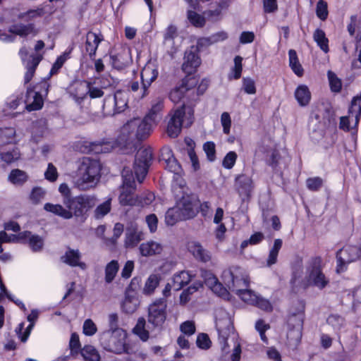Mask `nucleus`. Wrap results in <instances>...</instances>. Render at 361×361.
Wrapping results in <instances>:
<instances>
[{
    "mask_svg": "<svg viewBox=\"0 0 361 361\" xmlns=\"http://www.w3.org/2000/svg\"><path fill=\"white\" fill-rule=\"evenodd\" d=\"M123 185L124 187H135V179L131 170L124 167L122 173Z\"/></svg>",
    "mask_w": 361,
    "mask_h": 361,
    "instance_id": "obj_62",
    "label": "nucleus"
},
{
    "mask_svg": "<svg viewBox=\"0 0 361 361\" xmlns=\"http://www.w3.org/2000/svg\"><path fill=\"white\" fill-rule=\"evenodd\" d=\"M313 39L324 52H329V39L326 37L324 31L319 28L316 29L313 34Z\"/></svg>",
    "mask_w": 361,
    "mask_h": 361,
    "instance_id": "obj_40",
    "label": "nucleus"
},
{
    "mask_svg": "<svg viewBox=\"0 0 361 361\" xmlns=\"http://www.w3.org/2000/svg\"><path fill=\"white\" fill-rule=\"evenodd\" d=\"M180 220H185L178 209L177 207L170 208L167 210L165 215L166 224L169 226H173L176 222Z\"/></svg>",
    "mask_w": 361,
    "mask_h": 361,
    "instance_id": "obj_47",
    "label": "nucleus"
},
{
    "mask_svg": "<svg viewBox=\"0 0 361 361\" xmlns=\"http://www.w3.org/2000/svg\"><path fill=\"white\" fill-rule=\"evenodd\" d=\"M295 98L300 106H306L311 99V92L305 85H300L295 91Z\"/></svg>",
    "mask_w": 361,
    "mask_h": 361,
    "instance_id": "obj_31",
    "label": "nucleus"
},
{
    "mask_svg": "<svg viewBox=\"0 0 361 361\" xmlns=\"http://www.w3.org/2000/svg\"><path fill=\"white\" fill-rule=\"evenodd\" d=\"M119 269V264L117 260L113 259L105 267V282L111 283L115 279Z\"/></svg>",
    "mask_w": 361,
    "mask_h": 361,
    "instance_id": "obj_41",
    "label": "nucleus"
},
{
    "mask_svg": "<svg viewBox=\"0 0 361 361\" xmlns=\"http://www.w3.org/2000/svg\"><path fill=\"white\" fill-rule=\"evenodd\" d=\"M167 303L164 298L154 301L148 307L147 322L154 328L161 329L166 319Z\"/></svg>",
    "mask_w": 361,
    "mask_h": 361,
    "instance_id": "obj_11",
    "label": "nucleus"
},
{
    "mask_svg": "<svg viewBox=\"0 0 361 361\" xmlns=\"http://www.w3.org/2000/svg\"><path fill=\"white\" fill-rule=\"evenodd\" d=\"M361 257V248L353 245H346L339 250L336 253L337 267L338 273L343 272L347 265L355 262Z\"/></svg>",
    "mask_w": 361,
    "mask_h": 361,
    "instance_id": "obj_13",
    "label": "nucleus"
},
{
    "mask_svg": "<svg viewBox=\"0 0 361 361\" xmlns=\"http://www.w3.org/2000/svg\"><path fill=\"white\" fill-rule=\"evenodd\" d=\"M20 157V152L16 147H13L11 149L0 152V160L7 164H11L18 161Z\"/></svg>",
    "mask_w": 361,
    "mask_h": 361,
    "instance_id": "obj_38",
    "label": "nucleus"
},
{
    "mask_svg": "<svg viewBox=\"0 0 361 361\" xmlns=\"http://www.w3.org/2000/svg\"><path fill=\"white\" fill-rule=\"evenodd\" d=\"M153 159L151 148L140 149L135 156L134 171L137 180L142 183L145 178Z\"/></svg>",
    "mask_w": 361,
    "mask_h": 361,
    "instance_id": "obj_12",
    "label": "nucleus"
},
{
    "mask_svg": "<svg viewBox=\"0 0 361 361\" xmlns=\"http://www.w3.org/2000/svg\"><path fill=\"white\" fill-rule=\"evenodd\" d=\"M9 32L21 37H26L29 35H35L37 33V30H35L34 25L32 23L27 25H13L10 27Z\"/></svg>",
    "mask_w": 361,
    "mask_h": 361,
    "instance_id": "obj_33",
    "label": "nucleus"
},
{
    "mask_svg": "<svg viewBox=\"0 0 361 361\" xmlns=\"http://www.w3.org/2000/svg\"><path fill=\"white\" fill-rule=\"evenodd\" d=\"M45 195V190L40 187H35L31 191L30 198L33 204H37L44 198Z\"/></svg>",
    "mask_w": 361,
    "mask_h": 361,
    "instance_id": "obj_61",
    "label": "nucleus"
},
{
    "mask_svg": "<svg viewBox=\"0 0 361 361\" xmlns=\"http://www.w3.org/2000/svg\"><path fill=\"white\" fill-rule=\"evenodd\" d=\"M143 233L135 229L128 230L126 233V247H135L143 239Z\"/></svg>",
    "mask_w": 361,
    "mask_h": 361,
    "instance_id": "obj_39",
    "label": "nucleus"
},
{
    "mask_svg": "<svg viewBox=\"0 0 361 361\" xmlns=\"http://www.w3.org/2000/svg\"><path fill=\"white\" fill-rule=\"evenodd\" d=\"M157 68L151 66L150 65L145 66L141 71V80H142V94L141 98L145 97L148 94V89L151 84L158 77Z\"/></svg>",
    "mask_w": 361,
    "mask_h": 361,
    "instance_id": "obj_21",
    "label": "nucleus"
},
{
    "mask_svg": "<svg viewBox=\"0 0 361 361\" xmlns=\"http://www.w3.org/2000/svg\"><path fill=\"white\" fill-rule=\"evenodd\" d=\"M188 18L190 23L197 27H202L205 24L204 18L193 11H188Z\"/></svg>",
    "mask_w": 361,
    "mask_h": 361,
    "instance_id": "obj_60",
    "label": "nucleus"
},
{
    "mask_svg": "<svg viewBox=\"0 0 361 361\" xmlns=\"http://www.w3.org/2000/svg\"><path fill=\"white\" fill-rule=\"evenodd\" d=\"M185 141L188 145L187 154L192 164V167L194 169V171H197L200 169V166L198 157L194 149L195 143L191 139H190L189 140H186Z\"/></svg>",
    "mask_w": 361,
    "mask_h": 361,
    "instance_id": "obj_49",
    "label": "nucleus"
},
{
    "mask_svg": "<svg viewBox=\"0 0 361 361\" xmlns=\"http://www.w3.org/2000/svg\"><path fill=\"white\" fill-rule=\"evenodd\" d=\"M197 84V80L193 77H187L182 81L179 87L173 89L169 94V99L173 103H178L185 97L194 95L195 90L194 87Z\"/></svg>",
    "mask_w": 361,
    "mask_h": 361,
    "instance_id": "obj_14",
    "label": "nucleus"
},
{
    "mask_svg": "<svg viewBox=\"0 0 361 361\" xmlns=\"http://www.w3.org/2000/svg\"><path fill=\"white\" fill-rule=\"evenodd\" d=\"M126 332L123 329L105 331L100 335L99 342L106 351L118 355L123 353L128 354V346L126 342Z\"/></svg>",
    "mask_w": 361,
    "mask_h": 361,
    "instance_id": "obj_4",
    "label": "nucleus"
},
{
    "mask_svg": "<svg viewBox=\"0 0 361 361\" xmlns=\"http://www.w3.org/2000/svg\"><path fill=\"white\" fill-rule=\"evenodd\" d=\"M139 250L142 256L150 257L161 254L163 250V245L157 241L149 240L142 243Z\"/></svg>",
    "mask_w": 361,
    "mask_h": 361,
    "instance_id": "obj_26",
    "label": "nucleus"
},
{
    "mask_svg": "<svg viewBox=\"0 0 361 361\" xmlns=\"http://www.w3.org/2000/svg\"><path fill=\"white\" fill-rule=\"evenodd\" d=\"M110 61L114 68L123 70L128 67L132 62L130 50L126 48L116 54L110 56Z\"/></svg>",
    "mask_w": 361,
    "mask_h": 361,
    "instance_id": "obj_23",
    "label": "nucleus"
},
{
    "mask_svg": "<svg viewBox=\"0 0 361 361\" xmlns=\"http://www.w3.org/2000/svg\"><path fill=\"white\" fill-rule=\"evenodd\" d=\"M101 166L97 160L84 157L78 169L79 178L75 181L80 190H87L96 185L100 178Z\"/></svg>",
    "mask_w": 361,
    "mask_h": 361,
    "instance_id": "obj_3",
    "label": "nucleus"
},
{
    "mask_svg": "<svg viewBox=\"0 0 361 361\" xmlns=\"http://www.w3.org/2000/svg\"><path fill=\"white\" fill-rule=\"evenodd\" d=\"M111 208V198H108L105 202L99 204L94 212V216L95 219H100L106 215Z\"/></svg>",
    "mask_w": 361,
    "mask_h": 361,
    "instance_id": "obj_54",
    "label": "nucleus"
},
{
    "mask_svg": "<svg viewBox=\"0 0 361 361\" xmlns=\"http://www.w3.org/2000/svg\"><path fill=\"white\" fill-rule=\"evenodd\" d=\"M274 149L272 146L266 143L265 140H262L260 143L258 144L256 149H255V156L259 157H269V154Z\"/></svg>",
    "mask_w": 361,
    "mask_h": 361,
    "instance_id": "obj_59",
    "label": "nucleus"
},
{
    "mask_svg": "<svg viewBox=\"0 0 361 361\" xmlns=\"http://www.w3.org/2000/svg\"><path fill=\"white\" fill-rule=\"evenodd\" d=\"M228 38V34L225 31L216 32L208 37H204L198 41L199 45H210L219 42H222Z\"/></svg>",
    "mask_w": 361,
    "mask_h": 361,
    "instance_id": "obj_45",
    "label": "nucleus"
},
{
    "mask_svg": "<svg viewBox=\"0 0 361 361\" xmlns=\"http://www.w3.org/2000/svg\"><path fill=\"white\" fill-rule=\"evenodd\" d=\"M161 160L165 162L167 170L174 173V176H181L182 169L178 161L173 157L172 150L169 147H164L161 152Z\"/></svg>",
    "mask_w": 361,
    "mask_h": 361,
    "instance_id": "obj_22",
    "label": "nucleus"
},
{
    "mask_svg": "<svg viewBox=\"0 0 361 361\" xmlns=\"http://www.w3.org/2000/svg\"><path fill=\"white\" fill-rule=\"evenodd\" d=\"M84 361H100V355L97 350L92 345H85L80 350Z\"/></svg>",
    "mask_w": 361,
    "mask_h": 361,
    "instance_id": "obj_44",
    "label": "nucleus"
},
{
    "mask_svg": "<svg viewBox=\"0 0 361 361\" xmlns=\"http://www.w3.org/2000/svg\"><path fill=\"white\" fill-rule=\"evenodd\" d=\"M324 114L322 121H321V116L318 114H314L311 117V121H313V119H315V121L321 123L323 128H326L331 123H334V113L331 110L326 109Z\"/></svg>",
    "mask_w": 361,
    "mask_h": 361,
    "instance_id": "obj_51",
    "label": "nucleus"
},
{
    "mask_svg": "<svg viewBox=\"0 0 361 361\" xmlns=\"http://www.w3.org/2000/svg\"><path fill=\"white\" fill-rule=\"evenodd\" d=\"M16 135L13 128H0V146L11 143Z\"/></svg>",
    "mask_w": 361,
    "mask_h": 361,
    "instance_id": "obj_53",
    "label": "nucleus"
},
{
    "mask_svg": "<svg viewBox=\"0 0 361 361\" xmlns=\"http://www.w3.org/2000/svg\"><path fill=\"white\" fill-rule=\"evenodd\" d=\"M135 187L122 186L121 192L119 195V202L123 206L133 205L135 203L134 198V191Z\"/></svg>",
    "mask_w": 361,
    "mask_h": 361,
    "instance_id": "obj_34",
    "label": "nucleus"
},
{
    "mask_svg": "<svg viewBox=\"0 0 361 361\" xmlns=\"http://www.w3.org/2000/svg\"><path fill=\"white\" fill-rule=\"evenodd\" d=\"M216 328L219 334V341L221 350L227 354L230 351L228 340L231 338L233 341V350L231 355L232 361H240L241 354L240 344L237 342V336L234 332L233 325L229 317L216 319Z\"/></svg>",
    "mask_w": 361,
    "mask_h": 361,
    "instance_id": "obj_2",
    "label": "nucleus"
},
{
    "mask_svg": "<svg viewBox=\"0 0 361 361\" xmlns=\"http://www.w3.org/2000/svg\"><path fill=\"white\" fill-rule=\"evenodd\" d=\"M222 280L228 288L232 292H239L243 288H248L250 281L243 269L238 266H231L224 270Z\"/></svg>",
    "mask_w": 361,
    "mask_h": 361,
    "instance_id": "obj_6",
    "label": "nucleus"
},
{
    "mask_svg": "<svg viewBox=\"0 0 361 361\" xmlns=\"http://www.w3.org/2000/svg\"><path fill=\"white\" fill-rule=\"evenodd\" d=\"M128 92L124 90H117L114 94L106 96L102 105L104 115L113 116L123 113L128 108Z\"/></svg>",
    "mask_w": 361,
    "mask_h": 361,
    "instance_id": "obj_7",
    "label": "nucleus"
},
{
    "mask_svg": "<svg viewBox=\"0 0 361 361\" xmlns=\"http://www.w3.org/2000/svg\"><path fill=\"white\" fill-rule=\"evenodd\" d=\"M235 293L238 295L243 301L252 305L258 296V295L252 290L248 289V288H243L239 292L237 291Z\"/></svg>",
    "mask_w": 361,
    "mask_h": 361,
    "instance_id": "obj_55",
    "label": "nucleus"
},
{
    "mask_svg": "<svg viewBox=\"0 0 361 361\" xmlns=\"http://www.w3.org/2000/svg\"><path fill=\"white\" fill-rule=\"evenodd\" d=\"M8 180L15 185H23L28 180V176L25 171L16 169L11 170L8 176Z\"/></svg>",
    "mask_w": 361,
    "mask_h": 361,
    "instance_id": "obj_37",
    "label": "nucleus"
},
{
    "mask_svg": "<svg viewBox=\"0 0 361 361\" xmlns=\"http://www.w3.org/2000/svg\"><path fill=\"white\" fill-rule=\"evenodd\" d=\"M330 89L334 92H340L342 88V82L337 75L331 71L327 73Z\"/></svg>",
    "mask_w": 361,
    "mask_h": 361,
    "instance_id": "obj_58",
    "label": "nucleus"
},
{
    "mask_svg": "<svg viewBox=\"0 0 361 361\" xmlns=\"http://www.w3.org/2000/svg\"><path fill=\"white\" fill-rule=\"evenodd\" d=\"M30 60H29L26 63V69L27 71L24 76V82L25 84L28 83L32 78L35 70L41 61L42 56L40 54H32L30 56Z\"/></svg>",
    "mask_w": 361,
    "mask_h": 361,
    "instance_id": "obj_30",
    "label": "nucleus"
},
{
    "mask_svg": "<svg viewBox=\"0 0 361 361\" xmlns=\"http://www.w3.org/2000/svg\"><path fill=\"white\" fill-rule=\"evenodd\" d=\"M169 116L170 118L168 122L166 133L172 138L178 136L183 126L188 128L193 123V112L190 111L188 116L185 115V103L180 108L171 110Z\"/></svg>",
    "mask_w": 361,
    "mask_h": 361,
    "instance_id": "obj_5",
    "label": "nucleus"
},
{
    "mask_svg": "<svg viewBox=\"0 0 361 361\" xmlns=\"http://www.w3.org/2000/svg\"><path fill=\"white\" fill-rule=\"evenodd\" d=\"M200 63L201 60L198 55V48L194 46L190 47L185 52L182 70L188 75H191L195 72Z\"/></svg>",
    "mask_w": 361,
    "mask_h": 361,
    "instance_id": "obj_17",
    "label": "nucleus"
},
{
    "mask_svg": "<svg viewBox=\"0 0 361 361\" xmlns=\"http://www.w3.org/2000/svg\"><path fill=\"white\" fill-rule=\"evenodd\" d=\"M289 66L293 73L299 77L303 75V68L299 62L298 55L294 49L288 51Z\"/></svg>",
    "mask_w": 361,
    "mask_h": 361,
    "instance_id": "obj_42",
    "label": "nucleus"
},
{
    "mask_svg": "<svg viewBox=\"0 0 361 361\" xmlns=\"http://www.w3.org/2000/svg\"><path fill=\"white\" fill-rule=\"evenodd\" d=\"M163 108L164 99L162 98L158 97L153 101L149 113L144 118L145 121L151 123V127L152 126V124L156 122L158 118V116Z\"/></svg>",
    "mask_w": 361,
    "mask_h": 361,
    "instance_id": "obj_29",
    "label": "nucleus"
},
{
    "mask_svg": "<svg viewBox=\"0 0 361 361\" xmlns=\"http://www.w3.org/2000/svg\"><path fill=\"white\" fill-rule=\"evenodd\" d=\"M25 237L29 238V246L33 252L40 251L44 245L43 239L37 235H31L30 232H25L23 233Z\"/></svg>",
    "mask_w": 361,
    "mask_h": 361,
    "instance_id": "obj_50",
    "label": "nucleus"
},
{
    "mask_svg": "<svg viewBox=\"0 0 361 361\" xmlns=\"http://www.w3.org/2000/svg\"><path fill=\"white\" fill-rule=\"evenodd\" d=\"M209 281L211 284H213L212 290L213 292L219 295L220 297L226 298L228 295V290L222 287V285L218 282L217 279L215 276H212Z\"/></svg>",
    "mask_w": 361,
    "mask_h": 361,
    "instance_id": "obj_63",
    "label": "nucleus"
},
{
    "mask_svg": "<svg viewBox=\"0 0 361 361\" xmlns=\"http://www.w3.org/2000/svg\"><path fill=\"white\" fill-rule=\"evenodd\" d=\"M177 27L173 25H169L164 30L163 37V44L166 49V53L171 57L177 51V47L175 45L174 39L177 37Z\"/></svg>",
    "mask_w": 361,
    "mask_h": 361,
    "instance_id": "obj_20",
    "label": "nucleus"
},
{
    "mask_svg": "<svg viewBox=\"0 0 361 361\" xmlns=\"http://www.w3.org/2000/svg\"><path fill=\"white\" fill-rule=\"evenodd\" d=\"M103 39V36L101 34H96L92 31L87 33L85 48L91 59H94L98 46Z\"/></svg>",
    "mask_w": 361,
    "mask_h": 361,
    "instance_id": "obj_25",
    "label": "nucleus"
},
{
    "mask_svg": "<svg viewBox=\"0 0 361 361\" xmlns=\"http://www.w3.org/2000/svg\"><path fill=\"white\" fill-rule=\"evenodd\" d=\"M292 279L291 283L295 284L296 281L300 279L303 274V261L300 256H295L291 262Z\"/></svg>",
    "mask_w": 361,
    "mask_h": 361,
    "instance_id": "obj_36",
    "label": "nucleus"
},
{
    "mask_svg": "<svg viewBox=\"0 0 361 361\" xmlns=\"http://www.w3.org/2000/svg\"><path fill=\"white\" fill-rule=\"evenodd\" d=\"M235 187L242 200H248L255 188L252 176L245 173L237 176L235 179Z\"/></svg>",
    "mask_w": 361,
    "mask_h": 361,
    "instance_id": "obj_16",
    "label": "nucleus"
},
{
    "mask_svg": "<svg viewBox=\"0 0 361 361\" xmlns=\"http://www.w3.org/2000/svg\"><path fill=\"white\" fill-rule=\"evenodd\" d=\"M300 310L296 313H293V315L289 319V324L292 321L295 320V325L293 329H290L287 334V338L288 341L293 342V344L298 345L301 340L302 329L303 325V312L305 310V304L303 302H299Z\"/></svg>",
    "mask_w": 361,
    "mask_h": 361,
    "instance_id": "obj_15",
    "label": "nucleus"
},
{
    "mask_svg": "<svg viewBox=\"0 0 361 361\" xmlns=\"http://www.w3.org/2000/svg\"><path fill=\"white\" fill-rule=\"evenodd\" d=\"M152 130L151 123L144 118H134L128 121L121 128L118 135L120 144L134 145L135 141L146 139Z\"/></svg>",
    "mask_w": 361,
    "mask_h": 361,
    "instance_id": "obj_1",
    "label": "nucleus"
},
{
    "mask_svg": "<svg viewBox=\"0 0 361 361\" xmlns=\"http://www.w3.org/2000/svg\"><path fill=\"white\" fill-rule=\"evenodd\" d=\"M243 58L240 56H236L234 58V66L231 68V73L228 75L229 80H238L241 77L243 66Z\"/></svg>",
    "mask_w": 361,
    "mask_h": 361,
    "instance_id": "obj_52",
    "label": "nucleus"
},
{
    "mask_svg": "<svg viewBox=\"0 0 361 361\" xmlns=\"http://www.w3.org/2000/svg\"><path fill=\"white\" fill-rule=\"evenodd\" d=\"M49 84L47 80L37 83L33 88H27L26 94V109L28 111L40 109L44 104L43 97L49 92Z\"/></svg>",
    "mask_w": 361,
    "mask_h": 361,
    "instance_id": "obj_9",
    "label": "nucleus"
},
{
    "mask_svg": "<svg viewBox=\"0 0 361 361\" xmlns=\"http://www.w3.org/2000/svg\"><path fill=\"white\" fill-rule=\"evenodd\" d=\"M145 319L142 317L140 318L133 329L134 333L143 341H146L149 338V332L145 329Z\"/></svg>",
    "mask_w": 361,
    "mask_h": 361,
    "instance_id": "obj_56",
    "label": "nucleus"
},
{
    "mask_svg": "<svg viewBox=\"0 0 361 361\" xmlns=\"http://www.w3.org/2000/svg\"><path fill=\"white\" fill-rule=\"evenodd\" d=\"M161 280V276L159 274H151L149 276L145 281L143 288V293L145 295H151L154 293L156 288L159 286Z\"/></svg>",
    "mask_w": 361,
    "mask_h": 361,
    "instance_id": "obj_46",
    "label": "nucleus"
},
{
    "mask_svg": "<svg viewBox=\"0 0 361 361\" xmlns=\"http://www.w3.org/2000/svg\"><path fill=\"white\" fill-rule=\"evenodd\" d=\"M192 275L186 271H181L173 277V287L175 290H178L188 285L191 281Z\"/></svg>",
    "mask_w": 361,
    "mask_h": 361,
    "instance_id": "obj_35",
    "label": "nucleus"
},
{
    "mask_svg": "<svg viewBox=\"0 0 361 361\" xmlns=\"http://www.w3.org/2000/svg\"><path fill=\"white\" fill-rule=\"evenodd\" d=\"M282 244L283 242L281 239H276L274 240V245L269 251V254L267 260V264L268 267H271V265L276 263L278 255L282 247Z\"/></svg>",
    "mask_w": 361,
    "mask_h": 361,
    "instance_id": "obj_48",
    "label": "nucleus"
},
{
    "mask_svg": "<svg viewBox=\"0 0 361 361\" xmlns=\"http://www.w3.org/2000/svg\"><path fill=\"white\" fill-rule=\"evenodd\" d=\"M44 209L47 212H51L54 215L59 216L64 219H70L73 217L71 210L68 208H65L59 204L46 203L44 205Z\"/></svg>",
    "mask_w": 361,
    "mask_h": 361,
    "instance_id": "obj_28",
    "label": "nucleus"
},
{
    "mask_svg": "<svg viewBox=\"0 0 361 361\" xmlns=\"http://www.w3.org/2000/svg\"><path fill=\"white\" fill-rule=\"evenodd\" d=\"M97 203L94 195H80L66 201L65 206L71 210L73 216L85 217L87 212L93 208Z\"/></svg>",
    "mask_w": 361,
    "mask_h": 361,
    "instance_id": "obj_10",
    "label": "nucleus"
},
{
    "mask_svg": "<svg viewBox=\"0 0 361 361\" xmlns=\"http://www.w3.org/2000/svg\"><path fill=\"white\" fill-rule=\"evenodd\" d=\"M197 199L193 195H184L176 203V207L185 219H192L195 216Z\"/></svg>",
    "mask_w": 361,
    "mask_h": 361,
    "instance_id": "obj_18",
    "label": "nucleus"
},
{
    "mask_svg": "<svg viewBox=\"0 0 361 361\" xmlns=\"http://www.w3.org/2000/svg\"><path fill=\"white\" fill-rule=\"evenodd\" d=\"M44 10L42 8L30 9L19 14L18 18L23 20L29 21L42 17Z\"/></svg>",
    "mask_w": 361,
    "mask_h": 361,
    "instance_id": "obj_57",
    "label": "nucleus"
},
{
    "mask_svg": "<svg viewBox=\"0 0 361 361\" xmlns=\"http://www.w3.org/2000/svg\"><path fill=\"white\" fill-rule=\"evenodd\" d=\"M188 250L196 259L202 262H207L211 258L209 252L204 250L199 243H190L188 245Z\"/></svg>",
    "mask_w": 361,
    "mask_h": 361,
    "instance_id": "obj_32",
    "label": "nucleus"
},
{
    "mask_svg": "<svg viewBox=\"0 0 361 361\" xmlns=\"http://www.w3.org/2000/svg\"><path fill=\"white\" fill-rule=\"evenodd\" d=\"M327 4L324 0H319L317 4L316 14L322 20H325L328 17Z\"/></svg>",
    "mask_w": 361,
    "mask_h": 361,
    "instance_id": "obj_64",
    "label": "nucleus"
},
{
    "mask_svg": "<svg viewBox=\"0 0 361 361\" xmlns=\"http://www.w3.org/2000/svg\"><path fill=\"white\" fill-rule=\"evenodd\" d=\"M139 306V300L136 295L130 292H126L124 300L121 303V309L126 314L134 313Z\"/></svg>",
    "mask_w": 361,
    "mask_h": 361,
    "instance_id": "obj_27",
    "label": "nucleus"
},
{
    "mask_svg": "<svg viewBox=\"0 0 361 361\" xmlns=\"http://www.w3.org/2000/svg\"><path fill=\"white\" fill-rule=\"evenodd\" d=\"M72 50L73 47H69L61 55L57 57L56 61L54 63L50 70V76L55 75L59 72V71L61 68V67L63 66L67 59L70 58V55Z\"/></svg>",
    "mask_w": 361,
    "mask_h": 361,
    "instance_id": "obj_43",
    "label": "nucleus"
},
{
    "mask_svg": "<svg viewBox=\"0 0 361 361\" xmlns=\"http://www.w3.org/2000/svg\"><path fill=\"white\" fill-rule=\"evenodd\" d=\"M88 87L89 82L77 81L71 85L68 92L77 104H81L87 97Z\"/></svg>",
    "mask_w": 361,
    "mask_h": 361,
    "instance_id": "obj_19",
    "label": "nucleus"
},
{
    "mask_svg": "<svg viewBox=\"0 0 361 361\" xmlns=\"http://www.w3.org/2000/svg\"><path fill=\"white\" fill-rule=\"evenodd\" d=\"M82 255L79 250H74L68 247L65 254L61 257V261L73 267H78L85 270L87 265L81 261Z\"/></svg>",
    "mask_w": 361,
    "mask_h": 361,
    "instance_id": "obj_24",
    "label": "nucleus"
},
{
    "mask_svg": "<svg viewBox=\"0 0 361 361\" xmlns=\"http://www.w3.org/2000/svg\"><path fill=\"white\" fill-rule=\"evenodd\" d=\"M323 259L320 256H313L306 264V278L309 284L323 289L329 283L328 279L322 271Z\"/></svg>",
    "mask_w": 361,
    "mask_h": 361,
    "instance_id": "obj_8",
    "label": "nucleus"
}]
</instances>
